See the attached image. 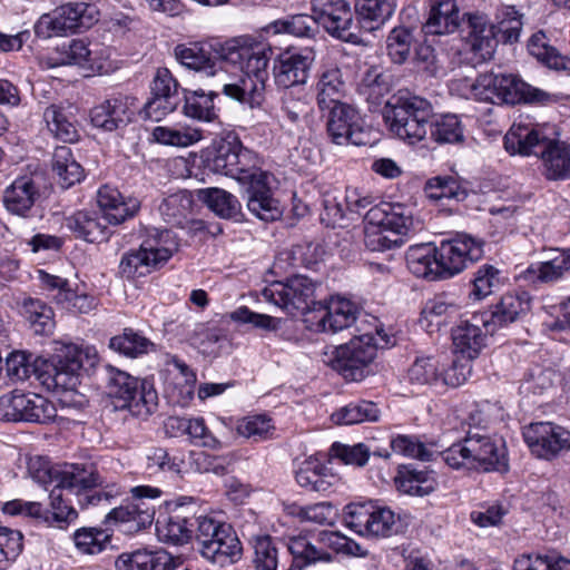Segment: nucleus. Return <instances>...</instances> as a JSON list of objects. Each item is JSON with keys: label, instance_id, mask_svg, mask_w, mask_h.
I'll use <instances>...</instances> for the list:
<instances>
[{"label": "nucleus", "instance_id": "nucleus-59", "mask_svg": "<svg viewBox=\"0 0 570 570\" xmlns=\"http://www.w3.org/2000/svg\"><path fill=\"white\" fill-rule=\"evenodd\" d=\"M24 316L37 334H47L53 328V311L39 299L24 302Z\"/></svg>", "mask_w": 570, "mask_h": 570}, {"label": "nucleus", "instance_id": "nucleus-47", "mask_svg": "<svg viewBox=\"0 0 570 570\" xmlns=\"http://www.w3.org/2000/svg\"><path fill=\"white\" fill-rule=\"evenodd\" d=\"M191 206V196L187 191H178L164 198L159 205V212L166 223L183 226Z\"/></svg>", "mask_w": 570, "mask_h": 570}, {"label": "nucleus", "instance_id": "nucleus-17", "mask_svg": "<svg viewBox=\"0 0 570 570\" xmlns=\"http://www.w3.org/2000/svg\"><path fill=\"white\" fill-rule=\"evenodd\" d=\"M325 111L327 132L334 144L364 146L370 142V135L363 129L361 117L354 107L343 102Z\"/></svg>", "mask_w": 570, "mask_h": 570}, {"label": "nucleus", "instance_id": "nucleus-33", "mask_svg": "<svg viewBox=\"0 0 570 570\" xmlns=\"http://www.w3.org/2000/svg\"><path fill=\"white\" fill-rule=\"evenodd\" d=\"M106 222L96 212L79 210L66 218V227L78 238L89 243H100L108 239Z\"/></svg>", "mask_w": 570, "mask_h": 570}, {"label": "nucleus", "instance_id": "nucleus-23", "mask_svg": "<svg viewBox=\"0 0 570 570\" xmlns=\"http://www.w3.org/2000/svg\"><path fill=\"white\" fill-rule=\"evenodd\" d=\"M365 245L372 252H384L391 248L392 242V203L381 202L365 215Z\"/></svg>", "mask_w": 570, "mask_h": 570}, {"label": "nucleus", "instance_id": "nucleus-6", "mask_svg": "<svg viewBox=\"0 0 570 570\" xmlns=\"http://www.w3.org/2000/svg\"><path fill=\"white\" fill-rule=\"evenodd\" d=\"M375 331L364 328L355 334L347 343L336 346L327 364L337 371L345 380L362 381L368 373V366L374 361L379 348L389 344V335L383 331L375 337Z\"/></svg>", "mask_w": 570, "mask_h": 570}, {"label": "nucleus", "instance_id": "nucleus-57", "mask_svg": "<svg viewBox=\"0 0 570 570\" xmlns=\"http://www.w3.org/2000/svg\"><path fill=\"white\" fill-rule=\"evenodd\" d=\"M236 431L239 435L255 442L272 439L275 426L272 419L264 414L250 415L238 421Z\"/></svg>", "mask_w": 570, "mask_h": 570}, {"label": "nucleus", "instance_id": "nucleus-3", "mask_svg": "<svg viewBox=\"0 0 570 570\" xmlns=\"http://www.w3.org/2000/svg\"><path fill=\"white\" fill-rule=\"evenodd\" d=\"M82 362V351L73 345L65 346L49 361L33 360L32 354L16 351L7 356L6 371L12 381H24L35 374L48 390L69 392L79 383Z\"/></svg>", "mask_w": 570, "mask_h": 570}, {"label": "nucleus", "instance_id": "nucleus-37", "mask_svg": "<svg viewBox=\"0 0 570 570\" xmlns=\"http://www.w3.org/2000/svg\"><path fill=\"white\" fill-rule=\"evenodd\" d=\"M141 379L127 372L110 367L108 371L107 394L115 410H126L132 395L137 393Z\"/></svg>", "mask_w": 570, "mask_h": 570}, {"label": "nucleus", "instance_id": "nucleus-11", "mask_svg": "<svg viewBox=\"0 0 570 570\" xmlns=\"http://www.w3.org/2000/svg\"><path fill=\"white\" fill-rule=\"evenodd\" d=\"M209 168L217 174L225 175L248 184L264 173L256 166V156L249 149L243 147L236 138L222 140L213 158L209 160Z\"/></svg>", "mask_w": 570, "mask_h": 570}, {"label": "nucleus", "instance_id": "nucleus-62", "mask_svg": "<svg viewBox=\"0 0 570 570\" xmlns=\"http://www.w3.org/2000/svg\"><path fill=\"white\" fill-rule=\"evenodd\" d=\"M442 374L440 362L432 356L419 357L407 370L411 383L417 385L433 384Z\"/></svg>", "mask_w": 570, "mask_h": 570}, {"label": "nucleus", "instance_id": "nucleus-53", "mask_svg": "<svg viewBox=\"0 0 570 570\" xmlns=\"http://www.w3.org/2000/svg\"><path fill=\"white\" fill-rule=\"evenodd\" d=\"M43 119L50 132L65 142L77 139V130L62 107L51 105L43 111Z\"/></svg>", "mask_w": 570, "mask_h": 570}, {"label": "nucleus", "instance_id": "nucleus-50", "mask_svg": "<svg viewBox=\"0 0 570 570\" xmlns=\"http://www.w3.org/2000/svg\"><path fill=\"white\" fill-rule=\"evenodd\" d=\"M331 419L335 424L345 425L376 421L379 419V409L373 402L351 403L334 412Z\"/></svg>", "mask_w": 570, "mask_h": 570}, {"label": "nucleus", "instance_id": "nucleus-29", "mask_svg": "<svg viewBox=\"0 0 570 570\" xmlns=\"http://www.w3.org/2000/svg\"><path fill=\"white\" fill-rule=\"evenodd\" d=\"M97 204L104 213V218L114 225H118L132 217L139 209L138 200H125L118 189L108 185L99 188Z\"/></svg>", "mask_w": 570, "mask_h": 570}, {"label": "nucleus", "instance_id": "nucleus-15", "mask_svg": "<svg viewBox=\"0 0 570 570\" xmlns=\"http://www.w3.org/2000/svg\"><path fill=\"white\" fill-rule=\"evenodd\" d=\"M344 522L361 535L389 537L392 529V510L376 503H351L345 508Z\"/></svg>", "mask_w": 570, "mask_h": 570}, {"label": "nucleus", "instance_id": "nucleus-39", "mask_svg": "<svg viewBox=\"0 0 570 570\" xmlns=\"http://www.w3.org/2000/svg\"><path fill=\"white\" fill-rule=\"evenodd\" d=\"M345 82L338 68L327 69L320 76L316 83V101L321 111L343 104Z\"/></svg>", "mask_w": 570, "mask_h": 570}, {"label": "nucleus", "instance_id": "nucleus-25", "mask_svg": "<svg viewBox=\"0 0 570 570\" xmlns=\"http://www.w3.org/2000/svg\"><path fill=\"white\" fill-rule=\"evenodd\" d=\"M556 96L524 82L515 75H499V104H549Z\"/></svg>", "mask_w": 570, "mask_h": 570}, {"label": "nucleus", "instance_id": "nucleus-21", "mask_svg": "<svg viewBox=\"0 0 570 570\" xmlns=\"http://www.w3.org/2000/svg\"><path fill=\"white\" fill-rule=\"evenodd\" d=\"M137 110L136 98L117 96L94 107L90 111V120L97 128L114 131L130 122Z\"/></svg>", "mask_w": 570, "mask_h": 570}, {"label": "nucleus", "instance_id": "nucleus-16", "mask_svg": "<svg viewBox=\"0 0 570 570\" xmlns=\"http://www.w3.org/2000/svg\"><path fill=\"white\" fill-rule=\"evenodd\" d=\"M443 279L461 273L469 262L479 261L483 256V242L466 234L442 240L436 246Z\"/></svg>", "mask_w": 570, "mask_h": 570}, {"label": "nucleus", "instance_id": "nucleus-46", "mask_svg": "<svg viewBox=\"0 0 570 570\" xmlns=\"http://www.w3.org/2000/svg\"><path fill=\"white\" fill-rule=\"evenodd\" d=\"M159 264L151 255L146 250V247L141 244L137 250L126 253L119 264L120 274L126 278H135L149 274L153 268L158 267Z\"/></svg>", "mask_w": 570, "mask_h": 570}, {"label": "nucleus", "instance_id": "nucleus-13", "mask_svg": "<svg viewBox=\"0 0 570 570\" xmlns=\"http://www.w3.org/2000/svg\"><path fill=\"white\" fill-rule=\"evenodd\" d=\"M56 416L55 404L39 394L13 393L0 399V419L3 421L46 424Z\"/></svg>", "mask_w": 570, "mask_h": 570}, {"label": "nucleus", "instance_id": "nucleus-4", "mask_svg": "<svg viewBox=\"0 0 570 570\" xmlns=\"http://www.w3.org/2000/svg\"><path fill=\"white\" fill-rule=\"evenodd\" d=\"M462 32L465 50L473 55L476 63L490 60L498 46V37L505 43L519 40L522 29L521 16L514 8H507L503 18L497 26L489 23L488 19L478 13L465 14Z\"/></svg>", "mask_w": 570, "mask_h": 570}, {"label": "nucleus", "instance_id": "nucleus-61", "mask_svg": "<svg viewBox=\"0 0 570 570\" xmlns=\"http://www.w3.org/2000/svg\"><path fill=\"white\" fill-rule=\"evenodd\" d=\"M458 311L453 302H449L443 296H435L429 299L421 312L420 323L422 326L430 328L433 325L439 326L443 323V318L455 314Z\"/></svg>", "mask_w": 570, "mask_h": 570}, {"label": "nucleus", "instance_id": "nucleus-41", "mask_svg": "<svg viewBox=\"0 0 570 570\" xmlns=\"http://www.w3.org/2000/svg\"><path fill=\"white\" fill-rule=\"evenodd\" d=\"M287 549L292 556V563L284 570H303L317 561H328L330 554L312 543L307 535L289 538Z\"/></svg>", "mask_w": 570, "mask_h": 570}, {"label": "nucleus", "instance_id": "nucleus-34", "mask_svg": "<svg viewBox=\"0 0 570 570\" xmlns=\"http://www.w3.org/2000/svg\"><path fill=\"white\" fill-rule=\"evenodd\" d=\"M39 197V189L29 177L17 178L3 193V205L13 215L26 217Z\"/></svg>", "mask_w": 570, "mask_h": 570}, {"label": "nucleus", "instance_id": "nucleus-27", "mask_svg": "<svg viewBox=\"0 0 570 570\" xmlns=\"http://www.w3.org/2000/svg\"><path fill=\"white\" fill-rule=\"evenodd\" d=\"M394 485L402 494L422 498L436 490L438 481L426 469L420 470L414 464H399Z\"/></svg>", "mask_w": 570, "mask_h": 570}, {"label": "nucleus", "instance_id": "nucleus-19", "mask_svg": "<svg viewBox=\"0 0 570 570\" xmlns=\"http://www.w3.org/2000/svg\"><path fill=\"white\" fill-rule=\"evenodd\" d=\"M314 60L315 53L309 48L281 52L274 61L275 83L284 89L306 83Z\"/></svg>", "mask_w": 570, "mask_h": 570}, {"label": "nucleus", "instance_id": "nucleus-54", "mask_svg": "<svg viewBox=\"0 0 570 570\" xmlns=\"http://www.w3.org/2000/svg\"><path fill=\"white\" fill-rule=\"evenodd\" d=\"M126 409L132 416L147 419L158 407V394L154 384L148 380H142L137 393L132 395Z\"/></svg>", "mask_w": 570, "mask_h": 570}, {"label": "nucleus", "instance_id": "nucleus-38", "mask_svg": "<svg viewBox=\"0 0 570 570\" xmlns=\"http://www.w3.org/2000/svg\"><path fill=\"white\" fill-rule=\"evenodd\" d=\"M155 508L146 502L131 501L125 507L112 509L106 515V522H120L128 524V530L139 531L154 521Z\"/></svg>", "mask_w": 570, "mask_h": 570}, {"label": "nucleus", "instance_id": "nucleus-32", "mask_svg": "<svg viewBox=\"0 0 570 570\" xmlns=\"http://www.w3.org/2000/svg\"><path fill=\"white\" fill-rule=\"evenodd\" d=\"M461 23L455 0H431L430 12L423 30L428 35H448L454 32Z\"/></svg>", "mask_w": 570, "mask_h": 570}, {"label": "nucleus", "instance_id": "nucleus-55", "mask_svg": "<svg viewBox=\"0 0 570 570\" xmlns=\"http://www.w3.org/2000/svg\"><path fill=\"white\" fill-rule=\"evenodd\" d=\"M253 563L256 570H278L283 567V557L269 535L255 540Z\"/></svg>", "mask_w": 570, "mask_h": 570}, {"label": "nucleus", "instance_id": "nucleus-9", "mask_svg": "<svg viewBox=\"0 0 570 570\" xmlns=\"http://www.w3.org/2000/svg\"><path fill=\"white\" fill-rule=\"evenodd\" d=\"M98 16L99 11L94 4L68 2L42 14L35 23L33 31L41 39L63 37L79 29H89L98 21Z\"/></svg>", "mask_w": 570, "mask_h": 570}, {"label": "nucleus", "instance_id": "nucleus-31", "mask_svg": "<svg viewBox=\"0 0 570 570\" xmlns=\"http://www.w3.org/2000/svg\"><path fill=\"white\" fill-rule=\"evenodd\" d=\"M407 269L428 281L443 279L436 246L431 243L411 246L405 254Z\"/></svg>", "mask_w": 570, "mask_h": 570}, {"label": "nucleus", "instance_id": "nucleus-63", "mask_svg": "<svg viewBox=\"0 0 570 570\" xmlns=\"http://www.w3.org/2000/svg\"><path fill=\"white\" fill-rule=\"evenodd\" d=\"M21 550V532L0 525V570L7 569L8 564L17 559Z\"/></svg>", "mask_w": 570, "mask_h": 570}, {"label": "nucleus", "instance_id": "nucleus-64", "mask_svg": "<svg viewBox=\"0 0 570 570\" xmlns=\"http://www.w3.org/2000/svg\"><path fill=\"white\" fill-rule=\"evenodd\" d=\"M500 285V271L492 265H482L473 278V288L471 295L475 299H482Z\"/></svg>", "mask_w": 570, "mask_h": 570}, {"label": "nucleus", "instance_id": "nucleus-1", "mask_svg": "<svg viewBox=\"0 0 570 570\" xmlns=\"http://www.w3.org/2000/svg\"><path fill=\"white\" fill-rule=\"evenodd\" d=\"M29 472L37 483L49 491L50 509H43L39 502L12 500L3 505L4 513L24 514L63 528L77 519V508L98 505L111 498L108 492L96 491L105 480L91 463L51 465L46 460L36 459L29 463Z\"/></svg>", "mask_w": 570, "mask_h": 570}, {"label": "nucleus", "instance_id": "nucleus-42", "mask_svg": "<svg viewBox=\"0 0 570 570\" xmlns=\"http://www.w3.org/2000/svg\"><path fill=\"white\" fill-rule=\"evenodd\" d=\"M52 170L58 176V183L62 188H69L80 183L85 176L83 168L75 159L71 149L67 146H60L55 149Z\"/></svg>", "mask_w": 570, "mask_h": 570}, {"label": "nucleus", "instance_id": "nucleus-7", "mask_svg": "<svg viewBox=\"0 0 570 570\" xmlns=\"http://www.w3.org/2000/svg\"><path fill=\"white\" fill-rule=\"evenodd\" d=\"M305 323L309 330L322 333H336L352 324H356L358 333L371 328L381 336L383 332V324L377 317L362 314L355 303L338 295L332 296L325 304L318 303L315 315L305 317Z\"/></svg>", "mask_w": 570, "mask_h": 570}, {"label": "nucleus", "instance_id": "nucleus-43", "mask_svg": "<svg viewBox=\"0 0 570 570\" xmlns=\"http://www.w3.org/2000/svg\"><path fill=\"white\" fill-rule=\"evenodd\" d=\"M109 347L127 357L136 358L154 350V343L132 328H125L110 338Z\"/></svg>", "mask_w": 570, "mask_h": 570}, {"label": "nucleus", "instance_id": "nucleus-8", "mask_svg": "<svg viewBox=\"0 0 570 570\" xmlns=\"http://www.w3.org/2000/svg\"><path fill=\"white\" fill-rule=\"evenodd\" d=\"M195 538L204 558L224 567L239 559L242 543L233 527L210 515L196 518Z\"/></svg>", "mask_w": 570, "mask_h": 570}, {"label": "nucleus", "instance_id": "nucleus-2", "mask_svg": "<svg viewBox=\"0 0 570 570\" xmlns=\"http://www.w3.org/2000/svg\"><path fill=\"white\" fill-rule=\"evenodd\" d=\"M271 48L249 38H238L226 42L220 50V58L236 66L242 71L232 79L219 67L215 72L217 85L227 97L248 105L252 109L261 108L265 101L266 80L268 79V52Z\"/></svg>", "mask_w": 570, "mask_h": 570}, {"label": "nucleus", "instance_id": "nucleus-30", "mask_svg": "<svg viewBox=\"0 0 570 570\" xmlns=\"http://www.w3.org/2000/svg\"><path fill=\"white\" fill-rule=\"evenodd\" d=\"M542 175L548 180H564L570 177V145L549 139L540 150Z\"/></svg>", "mask_w": 570, "mask_h": 570}, {"label": "nucleus", "instance_id": "nucleus-44", "mask_svg": "<svg viewBox=\"0 0 570 570\" xmlns=\"http://www.w3.org/2000/svg\"><path fill=\"white\" fill-rule=\"evenodd\" d=\"M217 94L213 90L205 92L203 89L187 91L185 94L184 114L199 121H213L216 118L214 98Z\"/></svg>", "mask_w": 570, "mask_h": 570}, {"label": "nucleus", "instance_id": "nucleus-26", "mask_svg": "<svg viewBox=\"0 0 570 570\" xmlns=\"http://www.w3.org/2000/svg\"><path fill=\"white\" fill-rule=\"evenodd\" d=\"M267 174L264 171L262 177L248 183L247 188V208L257 218L264 222H275L283 215V209L277 199L272 195L267 184Z\"/></svg>", "mask_w": 570, "mask_h": 570}, {"label": "nucleus", "instance_id": "nucleus-49", "mask_svg": "<svg viewBox=\"0 0 570 570\" xmlns=\"http://www.w3.org/2000/svg\"><path fill=\"white\" fill-rule=\"evenodd\" d=\"M355 9L368 30L377 29L392 14V3L387 0H358Z\"/></svg>", "mask_w": 570, "mask_h": 570}, {"label": "nucleus", "instance_id": "nucleus-28", "mask_svg": "<svg viewBox=\"0 0 570 570\" xmlns=\"http://www.w3.org/2000/svg\"><path fill=\"white\" fill-rule=\"evenodd\" d=\"M549 140L541 130L530 124H513L504 137V147L511 155H540Z\"/></svg>", "mask_w": 570, "mask_h": 570}, {"label": "nucleus", "instance_id": "nucleus-12", "mask_svg": "<svg viewBox=\"0 0 570 570\" xmlns=\"http://www.w3.org/2000/svg\"><path fill=\"white\" fill-rule=\"evenodd\" d=\"M431 112L426 100L416 96H399L394 104V135L409 145L421 141L426 135Z\"/></svg>", "mask_w": 570, "mask_h": 570}, {"label": "nucleus", "instance_id": "nucleus-22", "mask_svg": "<svg viewBox=\"0 0 570 570\" xmlns=\"http://www.w3.org/2000/svg\"><path fill=\"white\" fill-rule=\"evenodd\" d=\"M193 502V498L180 497L175 501V508L171 513L164 519L157 520L156 531L160 541L183 546L191 539L196 519L187 517L183 508L187 503Z\"/></svg>", "mask_w": 570, "mask_h": 570}, {"label": "nucleus", "instance_id": "nucleus-58", "mask_svg": "<svg viewBox=\"0 0 570 570\" xmlns=\"http://www.w3.org/2000/svg\"><path fill=\"white\" fill-rule=\"evenodd\" d=\"M175 56L181 65L190 69L204 71L209 76L215 77V72L219 71L216 63L197 46L186 47L179 45L175 48Z\"/></svg>", "mask_w": 570, "mask_h": 570}, {"label": "nucleus", "instance_id": "nucleus-20", "mask_svg": "<svg viewBox=\"0 0 570 570\" xmlns=\"http://www.w3.org/2000/svg\"><path fill=\"white\" fill-rule=\"evenodd\" d=\"M524 440L538 458L550 459L570 450V432L551 422L532 423L524 429Z\"/></svg>", "mask_w": 570, "mask_h": 570}, {"label": "nucleus", "instance_id": "nucleus-14", "mask_svg": "<svg viewBox=\"0 0 570 570\" xmlns=\"http://www.w3.org/2000/svg\"><path fill=\"white\" fill-rule=\"evenodd\" d=\"M312 11L316 14L318 27L322 26L332 37L351 43L358 42L357 27L347 1L312 0Z\"/></svg>", "mask_w": 570, "mask_h": 570}, {"label": "nucleus", "instance_id": "nucleus-18", "mask_svg": "<svg viewBox=\"0 0 570 570\" xmlns=\"http://www.w3.org/2000/svg\"><path fill=\"white\" fill-rule=\"evenodd\" d=\"M531 298L527 292H512L504 294L490 311L475 314L476 323H482L489 334H494L502 327L517 322L530 309Z\"/></svg>", "mask_w": 570, "mask_h": 570}, {"label": "nucleus", "instance_id": "nucleus-35", "mask_svg": "<svg viewBox=\"0 0 570 570\" xmlns=\"http://www.w3.org/2000/svg\"><path fill=\"white\" fill-rule=\"evenodd\" d=\"M481 323H476L474 315L471 321L461 322L452 333L453 345L455 352L460 353L463 357L473 360L478 357L482 348L485 346V334L480 327Z\"/></svg>", "mask_w": 570, "mask_h": 570}, {"label": "nucleus", "instance_id": "nucleus-56", "mask_svg": "<svg viewBox=\"0 0 570 570\" xmlns=\"http://www.w3.org/2000/svg\"><path fill=\"white\" fill-rule=\"evenodd\" d=\"M153 137L163 145L188 147L202 139V131L188 126L179 128L158 126L154 129Z\"/></svg>", "mask_w": 570, "mask_h": 570}, {"label": "nucleus", "instance_id": "nucleus-36", "mask_svg": "<svg viewBox=\"0 0 570 570\" xmlns=\"http://www.w3.org/2000/svg\"><path fill=\"white\" fill-rule=\"evenodd\" d=\"M295 480L301 488L308 491L326 492L333 485L335 476L322 462L309 458L295 471Z\"/></svg>", "mask_w": 570, "mask_h": 570}, {"label": "nucleus", "instance_id": "nucleus-40", "mask_svg": "<svg viewBox=\"0 0 570 570\" xmlns=\"http://www.w3.org/2000/svg\"><path fill=\"white\" fill-rule=\"evenodd\" d=\"M568 269H570V249H551L549 259L538 265H531L524 272V278L549 283L560 278Z\"/></svg>", "mask_w": 570, "mask_h": 570}, {"label": "nucleus", "instance_id": "nucleus-5", "mask_svg": "<svg viewBox=\"0 0 570 570\" xmlns=\"http://www.w3.org/2000/svg\"><path fill=\"white\" fill-rule=\"evenodd\" d=\"M441 456L454 470L507 472L509 468L504 442L478 432L469 431L461 442L444 450Z\"/></svg>", "mask_w": 570, "mask_h": 570}, {"label": "nucleus", "instance_id": "nucleus-60", "mask_svg": "<svg viewBox=\"0 0 570 570\" xmlns=\"http://www.w3.org/2000/svg\"><path fill=\"white\" fill-rule=\"evenodd\" d=\"M513 570H570V560L548 554H523L515 559Z\"/></svg>", "mask_w": 570, "mask_h": 570}, {"label": "nucleus", "instance_id": "nucleus-45", "mask_svg": "<svg viewBox=\"0 0 570 570\" xmlns=\"http://www.w3.org/2000/svg\"><path fill=\"white\" fill-rule=\"evenodd\" d=\"M198 198L210 210L223 218H233L239 212L238 200L229 193L220 188H205L198 190Z\"/></svg>", "mask_w": 570, "mask_h": 570}, {"label": "nucleus", "instance_id": "nucleus-48", "mask_svg": "<svg viewBox=\"0 0 570 570\" xmlns=\"http://www.w3.org/2000/svg\"><path fill=\"white\" fill-rule=\"evenodd\" d=\"M142 245L159 265L166 263L179 248L177 236L169 229L155 230Z\"/></svg>", "mask_w": 570, "mask_h": 570}, {"label": "nucleus", "instance_id": "nucleus-24", "mask_svg": "<svg viewBox=\"0 0 570 570\" xmlns=\"http://www.w3.org/2000/svg\"><path fill=\"white\" fill-rule=\"evenodd\" d=\"M366 102L372 112L380 114L392 130V73L371 70L365 78Z\"/></svg>", "mask_w": 570, "mask_h": 570}, {"label": "nucleus", "instance_id": "nucleus-52", "mask_svg": "<svg viewBox=\"0 0 570 570\" xmlns=\"http://www.w3.org/2000/svg\"><path fill=\"white\" fill-rule=\"evenodd\" d=\"M528 49L533 57L551 69L566 70L569 68L570 60L562 57L553 47L549 46L546 35L541 31L530 38Z\"/></svg>", "mask_w": 570, "mask_h": 570}, {"label": "nucleus", "instance_id": "nucleus-51", "mask_svg": "<svg viewBox=\"0 0 570 570\" xmlns=\"http://www.w3.org/2000/svg\"><path fill=\"white\" fill-rule=\"evenodd\" d=\"M425 196L432 200L455 199L464 200L468 196L466 189L453 177L436 176L429 179L424 186Z\"/></svg>", "mask_w": 570, "mask_h": 570}, {"label": "nucleus", "instance_id": "nucleus-10", "mask_svg": "<svg viewBox=\"0 0 570 570\" xmlns=\"http://www.w3.org/2000/svg\"><path fill=\"white\" fill-rule=\"evenodd\" d=\"M316 283L303 275H296L286 282H274L262 291L265 301L284 309L289 315L298 313L315 315L318 303L314 301Z\"/></svg>", "mask_w": 570, "mask_h": 570}]
</instances>
